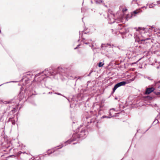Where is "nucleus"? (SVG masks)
<instances>
[{
    "instance_id": "40",
    "label": "nucleus",
    "mask_w": 160,
    "mask_h": 160,
    "mask_svg": "<svg viewBox=\"0 0 160 160\" xmlns=\"http://www.w3.org/2000/svg\"><path fill=\"white\" fill-rule=\"evenodd\" d=\"M158 93L159 94H160V92H158Z\"/></svg>"
},
{
    "instance_id": "2",
    "label": "nucleus",
    "mask_w": 160,
    "mask_h": 160,
    "mask_svg": "<svg viewBox=\"0 0 160 160\" xmlns=\"http://www.w3.org/2000/svg\"><path fill=\"white\" fill-rule=\"evenodd\" d=\"M30 74H28L27 75V76H25V75L24 76L23 78L22 79L21 81L22 82L24 81V82L22 83V86L20 88V90L18 95L14 97L13 99L8 102L7 101L8 104L15 103L17 105L18 104H19L20 102L24 99V96L23 95V92H22V91L23 90V88H24L23 87L24 86H25L26 88L24 91V92L26 93V94H28L27 99L29 98L30 97L29 95L30 92V89L29 88L30 84H29L30 82Z\"/></svg>"
},
{
    "instance_id": "27",
    "label": "nucleus",
    "mask_w": 160,
    "mask_h": 160,
    "mask_svg": "<svg viewBox=\"0 0 160 160\" xmlns=\"http://www.w3.org/2000/svg\"><path fill=\"white\" fill-rule=\"evenodd\" d=\"M80 45V44H79L78 45H77V47L74 48V49H76L78 47H79Z\"/></svg>"
},
{
    "instance_id": "42",
    "label": "nucleus",
    "mask_w": 160,
    "mask_h": 160,
    "mask_svg": "<svg viewBox=\"0 0 160 160\" xmlns=\"http://www.w3.org/2000/svg\"><path fill=\"white\" fill-rule=\"evenodd\" d=\"M47 155L46 154H45V156H47Z\"/></svg>"
},
{
    "instance_id": "3",
    "label": "nucleus",
    "mask_w": 160,
    "mask_h": 160,
    "mask_svg": "<svg viewBox=\"0 0 160 160\" xmlns=\"http://www.w3.org/2000/svg\"><path fill=\"white\" fill-rule=\"evenodd\" d=\"M87 134V132L86 130L85 129H82V130H81L80 133L74 134L71 139L64 142V144H61L60 146H58V147H59L58 148L55 147L52 149L49 150L47 151V153L49 155L51 154L52 156L54 157L57 156L58 154H59V152L58 150V149L61 148L63 146H66L68 144L71 143L72 141H78V140L80 138H81L82 139L86 137V135Z\"/></svg>"
},
{
    "instance_id": "25",
    "label": "nucleus",
    "mask_w": 160,
    "mask_h": 160,
    "mask_svg": "<svg viewBox=\"0 0 160 160\" xmlns=\"http://www.w3.org/2000/svg\"><path fill=\"white\" fill-rule=\"evenodd\" d=\"M133 13H134L135 14H137L138 13V11H134L133 12Z\"/></svg>"
},
{
    "instance_id": "19",
    "label": "nucleus",
    "mask_w": 160,
    "mask_h": 160,
    "mask_svg": "<svg viewBox=\"0 0 160 160\" xmlns=\"http://www.w3.org/2000/svg\"><path fill=\"white\" fill-rule=\"evenodd\" d=\"M111 117V116H110L109 117H107L106 116H103L102 118H111V117Z\"/></svg>"
},
{
    "instance_id": "24",
    "label": "nucleus",
    "mask_w": 160,
    "mask_h": 160,
    "mask_svg": "<svg viewBox=\"0 0 160 160\" xmlns=\"http://www.w3.org/2000/svg\"><path fill=\"white\" fill-rule=\"evenodd\" d=\"M14 103L16 104V105H15V106H16V105H17H17V104L15 103ZM13 104V103H9V104H7V105H9L10 106H11L10 105V104ZM14 104V103H13ZM11 108V107H10V108Z\"/></svg>"
},
{
    "instance_id": "31",
    "label": "nucleus",
    "mask_w": 160,
    "mask_h": 160,
    "mask_svg": "<svg viewBox=\"0 0 160 160\" xmlns=\"http://www.w3.org/2000/svg\"><path fill=\"white\" fill-rule=\"evenodd\" d=\"M127 10V9H123V11L124 12V11H126Z\"/></svg>"
},
{
    "instance_id": "26",
    "label": "nucleus",
    "mask_w": 160,
    "mask_h": 160,
    "mask_svg": "<svg viewBox=\"0 0 160 160\" xmlns=\"http://www.w3.org/2000/svg\"><path fill=\"white\" fill-rule=\"evenodd\" d=\"M137 1V0H132V1L131 2V4H132L133 3V2H136Z\"/></svg>"
},
{
    "instance_id": "35",
    "label": "nucleus",
    "mask_w": 160,
    "mask_h": 160,
    "mask_svg": "<svg viewBox=\"0 0 160 160\" xmlns=\"http://www.w3.org/2000/svg\"><path fill=\"white\" fill-rule=\"evenodd\" d=\"M120 33H123V32L124 33V31H123L122 32H121L120 31Z\"/></svg>"
},
{
    "instance_id": "21",
    "label": "nucleus",
    "mask_w": 160,
    "mask_h": 160,
    "mask_svg": "<svg viewBox=\"0 0 160 160\" xmlns=\"http://www.w3.org/2000/svg\"><path fill=\"white\" fill-rule=\"evenodd\" d=\"M149 39H150V38H145L144 39H140V40H141V41H145L146 40H149Z\"/></svg>"
},
{
    "instance_id": "36",
    "label": "nucleus",
    "mask_w": 160,
    "mask_h": 160,
    "mask_svg": "<svg viewBox=\"0 0 160 160\" xmlns=\"http://www.w3.org/2000/svg\"><path fill=\"white\" fill-rule=\"evenodd\" d=\"M77 143V142H74V143H73V144H76Z\"/></svg>"
},
{
    "instance_id": "16",
    "label": "nucleus",
    "mask_w": 160,
    "mask_h": 160,
    "mask_svg": "<svg viewBox=\"0 0 160 160\" xmlns=\"http://www.w3.org/2000/svg\"><path fill=\"white\" fill-rule=\"evenodd\" d=\"M95 2L97 4H100L102 2L101 0H94Z\"/></svg>"
},
{
    "instance_id": "39",
    "label": "nucleus",
    "mask_w": 160,
    "mask_h": 160,
    "mask_svg": "<svg viewBox=\"0 0 160 160\" xmlns=\"http://www.w3.org/2000/svg\"><path fill=\"white\" fill-rule=\"evenodd\" d=\"M149 128H149L148 129H147V130L146 131H148V130L149 129Z\"/></svg>"
},
{
    "instance_id": "11",
    "label": "nucleus",
    "mask_w": 160,
    "mask_h": 160,
    "mask_svg": "<svg viewBox=\"0 0 160 160\" xmlns=\"http://www.w3.org/2000/svg\"><path fill=\"white\" fill-rule=\"evenodd\" d=\"M116 26H117V27L116 28V29L118 30H123V29H125L123 27V26H122V24H118L117 22H116Z\"/></svg>"
},
{
    "instance_id": "22",
    "label": "nucleus",
    "mask_w": 160,
    "mask_h": 160,
    "mask_svg": "<svg viewBox=\"0 0 160 160\" xmlns=\"http://www.w3.org/2000/svg\"><path fill=\"white\" fill-rule=\"evenodd\" d=\"M15 82L14 81H11V82H5V83H4L3 84H1V85H0V86H2V85L3 84H5V83H10V82Z\"/></svg>"
},
{
    "instance_id": "1",
    "label": "nucleus",
    "mask_w": 160,
    "mask_h": 160,
    "mask_svg": "<svg viewBox=\"0 0 160 160\" xmlns=\"http://www.w3.org/2000/svg\"><path fill=\"white\" fill-rule=\"evenodd\" d=\"M66 70L65 68L61 67L52 70L46 69L44 71L35 75L34 79L31 85L34 86L33 88H38L40 84L41 85L42 84L45 85V82L47 79L49 78H55L56 76L58 74L68 77L66 73Z\"/></svg>"
},
{
    "instance_id": "20",
    "label": "nucleus",
    "mask_w": 160,
    "mask_h": 160,
    "mask_svg": "<svg viewBox=\"0 0 160 160\" xmlns=\"http://www.w3.org/2000/svg\"><path fill=\"white\" fill-rule=\"evenodd\" d=\"M158 122V121L157 119H156L153 122V123H155V124H156Z\"/></svg>"
},
{
    "instance_id": "17",
    "label": "nucleus",
    "mask_w": 160,
    "mask_h": 160,
    "mask_svg": "<svg viewBox=\"0 0 160 160\" xmlns=\"http://www.w3.org/2000/svg\"><path fill=\"white\" fill-rule=\"evenodd\" d=\"M104 64V63H102V62H100L98 64V67H101Z\"/></svg>"
},
{
    "instance_id": "32",
    "label": "nucleus",
    "mask_w": 160,
    "mask_h": 160,
    "mask_svg": "<svg viewBox=\"0 0 160 160\" xmlns=\"http://www.w3.org/2000/svg\"><path fill=\"white\" fill-rule=\"evenodd\" d=\"M97 106L98 107H99V108H100L101 107V106L100 105H98Z\"/></svg>"
},
{
    "instance_id": "14",
    "label": "nucleus",
    "mask_w": 160,
    "mask_h": 160,
    "mask_svg": "<svg viewBox=\"0 0 160 160\" xmlns=\"http://www.w3.org/2000/svg\"><path fill=\"white\" fill-rule=\"evenodd\" d=\"M8 121H11V122H12V125H14L15 124V120L12 118H9V119Z\"/></svg>"
},
{
    "instance_id": "28",
    "label": "nucleus",
    "mask_w": 160,
    "mask_h": 160,
    "mask_svg": "<svg viewBox=\"0 0 160 160\" xmlns=\"http://www.w3.org/2000/svg\"><path fill=\"white\" fill-rule=\"evenodd\" d=\"M147 78H148V79L150 80H152V79H151V78H150V77H147Z\"/></svg>"
},
{
    "instance_id": "34",
    "label": "nucleus",
    "mask_w": 160,
    "mask_h": 160,
    "mask_svg": "<svg viewBox=\"0 0 160 160\" xmlns=\"http://www.w3.org/2000/svg\"><path fill=\"white\" fill-rule=\"evenodd\" d=\"M91 3H92L93 2V1L92 0H91Z\"/></svg>"
},
{
    "instance_id": "5",
    "label": "nucleus",
    "mask_w": 160,
    "mask_h": 160,
    "mask_svg": "<svg viewBox=\"0 0 160 160\" xmlns=\"http://www.w3.org/2000/svg\"><path fill=\"white\" fill-rule=\"evenodd\" d=\"M96 119V116L94 115L91 117H88L86 118L87 121V122L88 125L91 124L93 125L95 123Z\"/></svg>"
},
{
    "instance_id": "29",
    "label": "nucleus",
    "mask_w": 160,
    "mask_h": 160,
    "mask_svg": "<svg viewBox=\"0 0 160 160\" xmlns=\"http://www.w3.org/2000/svg\"><path fill=\"white\" fill-rule=\"evenodd\" d=\"M157 3L158 4H160V1H157Z\"/></svg>"
},
{
    "instance_id": "8",
    "label": "nucleus",
    "mask_w": 160,
    "mask_h": 160,
    "mask_svg": "<svg viewBox=\"0 0 160 160\" xmlns=\"http://www.w3.org/2000/svg\"><path fill=\"white\" fill-rule=\"evenodd\" d=\"M82 42H83V43L87 44H89V46L90 47H92L93 46V44L94 43V41H92L91 39H88L87 40H85V39L83 38L82 40ZM92 48L93 50V49L92 47Z\"/></svg>"
},
{
    "instance_id": "6",
    "label": "nucleus",
    "mask_w": 160,
    "mask_h": 160,
    "mask_svg": "<svg viewBox=\"0 0 160 160\" xmlns=\"http://www.w3.org/2000/svg\"><path fill=\"white\" fill-rule=\"evenodd\" d=\"M101 48L102 50L108 52L112 48V46L108 44H102L101 46Z\"/></svg>"
},
{
    "instance_id": "18",
    "label": "nucleus",
    "mask_w": 160,
    "mask_h": 160,
    "mask_svg": "<svg viewBox=\"0 0 160 160\" xmlns=\"http://www.w3.org/2000/svg\"><path fill=\"white\" fill-rule=\"evenodd\" d=\"M155 5H156L155 4L153 5L152 4H150L149 5V7L150 8H153Z\"/></svg>"
},
{
    "instance_id": "38",
    "label": "nucleus",
    "mask_w": 160,
    "mask_h": 160,
    "mask_svg": "<svg viewBox=\"0 0 160 160\" xmlns=\"http://www.w3.org/2000/svg\"><path fill=\"white\" fill-rule=\"evenodd\" d=\"M1 33V29L0 28V33Z\"/></svg>"
},
{
    "instance_id": "37",
    "label": "nucleus",
    "mask_w": 160,
    "mask_h": 160,
    "mask_svg": "<svg viewBox=\"0 0 160 160\" xmlns=\"http://www.w3.org/2000/svg\"><path fill=\"white\" fill-rule=\"evenodd\" d=\"M26 98H25V100H23V101H22V102H23V101H25V100H26Z\"/></svg>"
},
{
    "instance_id": "15",
    "label": "nucleus",
    "mask_w": 160,
    "mask_h": 160,
    "mask_svg": "<svg viewBox=\"0 0 160 160\" xmlns=\"http://www.w3.org/2000/svg\"><path fill=\"white\" fill-rule=\"evenodd\" d=\"M112 110H114L115 111H117L115 110V109L114 108H112V109H111L109 111V114L110 116H111V117H114L115 116V115H112V114L111 112V111Z\"/></svg>"
},
{
    "instance_id": "23",
    "label": "nucleus",
    "mask_w": 160,
    "mask_h": 160,
    "mask_svg": "<svg viewBox=\"0 0 160 160\" xmlns=\"http://www.w3.org/2000/svg\"><path fill=\"white\" fill-rule=\"evenodd\" d=\"M19 154H20V153H23V154L26 153L27 154H28V153L26 152H22L21 151H19Z\"/></svg>"
},
{
    "instance_id": "33",
    "label": "nucleus",
    "mask_w": 160,
    "mask_h": 160,
    "mask_svg": "<svg viewBox=\"0 0 160 160\" xmlns=\"http://www.w3.org/2000/svg\"><path fill=\"white\" fill-rule=\"evenodd\" d=\"M56 94H57L59 95H60L61 94L60 93H56Z\"/></svg>"
},
{
    "instance_id": "13",
    "label": "nucleus",
    "mask_w": 160,
    "mask_h": 160,
    "mask_svg": "<svg viewBox=\"0 0 160 160\" xmlns=\"http://www.w3.org/2000/svg\"><path fill=\"white\" fill-rule=\"evenodd\" d=\"M12 109L10 112H8V113H10V114H12L14 113L16 111V107H11Z\"/></svg>"
},
{
    "instance_id": "30",
    "label": "nucleus",
    "mask_w": 160,
    "mask_h": 160,
    "mask_svg": "<svg viewBox=\"0 0 160 160\" xmlns=\"http://www.w3.org/2000/svg\"><path fill=\"white\" fill-rule=\"evenodd\" d=\"M43 157V156H42L41 157H40V159H43L42 158Z\"/></svg>"
},
{
    "instance_id": "7",
    "label": "nucleus",
    "mask_w": 160,
    "mask_h": 160,
    "mask_svg": "<svg viewBox=\"0 0 160 160\" xmlns=\"http://www.w3.org/2000/svg\"><path fill=\"white\" fill-rule=\"evenodd\" d=\"M126 83L127 82H126L122 81L116 84L113 88L112 93H113L117 88L121 86L125 85Z\"/></svg>"
},
{
    "instance_id": "9",
    "label": "nucleus",
    "mask_w": 160,
    "mask_h": 160,
    "mask_svg": "<svg viewBox=\"0 0 160 160\" xmlns=\"http://www.w3.org/2000/svg\"><path fill=\"white\" fill-rule=\"evenodd\" d=\"M114 17V15L112 14L111 13L110 15L108 14V18L109 23L110 24L115 23L116 22V20H115L113 18Z\"/></svg>"
},
{
    "instance_id": "12",
    "label": "nucleus",
    "mask_w": 160,
    "mask_h": 160,
    "mask_svg": "<svg viewBox=\"0 0 160 160\" xmlns=\"http://www.w3.org/2000/svg\"><path fill=\"white\" fill-rule=\"evenodd\" d=\"M155 89L153 87H151L148 88L146 91L145 94H148L152 92Z\"/></svg>"
},
{
    "instance_id": "4",
    "label": "nucleus",
    "mask_w": 160,
    "mask_h": 160,
    "mask_svg": "<svg viewBox=\"0 0 160 160\" xmlns=\"http://www.w3.org/2000/svg\"><path fill=\"white\" fill-rule=\"evenodd\" d=\"M7 101L0 99V122L3 120V116L4 113L10 110V106L7 105Z\"/></svg>"
},
{
    "instance_id": "10",
    "label": "nucleus",
    "mask_w": 160,
    "mask_h": 160,
    "mask_svg": "<svg viewBox=\"0 0 160 160\" xmlns=\"http://www.w3.org/2000/svg\"><path fill=\"white\" fill-rule=\"evenodd\" d=\"M153 28L154 27L153 26L151 27V28L149 27L145 28H142L139 27L138 28V29H137L136 31H139V32H141L140 31L141 30H142L144 32L147 31H148L150 32H151V30H152Z\"/></svg>"
},
{
    "instance_id": "41",
    "label": "nucleus",
    "mask_w": 160,
    "mask_h": 160,
    "mask_svg": "<svg viewBox=\"0 0 160 160\" xmlns=\"http://www.w3.org/2000/svg\"><path fill=\"white\" fill-rule=\"evenodd\" d=\"M18 85H20L19 84H18Z\"/></svg>"
}]
</instances>
